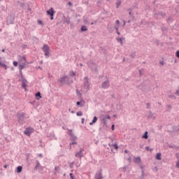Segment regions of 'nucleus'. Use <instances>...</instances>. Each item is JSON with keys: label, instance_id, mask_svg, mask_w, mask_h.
Masks as SVG:
<instances>
[{"label": "nucleus", "instance_id": "obj_40", "mask_svg": "<svg viewBox=\"0 0 179 179\" xmlns=\"http://www.w3.org/2000/svg\"><path fill=\"white\" fill-rule=\"evenodd\" d=\"M1 51L2 52H5V49H3Z\"/></svg>", "mask_w": 179, "mask_h": 179}, {"label": "nucleus", "instance_id": "obj_42", "mask_svg": "<svg viewBox=\"0 0 179 179\" xmlns=\"http://www.w3.org/2000/svg\"><path fill=\"white\" fill-rule=\"evenodd\" d=\"M85 79L86 80H87V77H85Z\"/></svg>", "mask_w": 179, "mask_h": 179}, {"label": "nucleus", "instance_id": "obj_35", "mask_svg": "<svg viewBox=\"0 0 179 179\" xmlns=\"http://www.w3.org/2000/svg\"><path fill=\"white\" fill-rule=\"evenodd\" d=\"M160 64H161V65H164V62H160Z\"/></svg>", "mask_w": 179, "mask_h": 179}, {"label": "nucleus", "instance_id": "obj_19", "mask_svg": "<svg viewBox=\"0 0 179 179\" xmlns=\"http://www.w3.org/2000/svg\"><path fill=\"white\" fill-rule=\"evenodd\" d=\"M81 31H87V27H86V26H82Z\"/></svg>", "mask_w": 179, "mask_h": 179}, {"label": "nucleus", "instance_id": "obj_38", "mask_svg": "<svg viewBox=\"0 0 179 179\" xmlns=\"http://www.w3.org/2000/svg\"><path fill=\"white\" fill-rule=\"evenodd\" d=\"M84 23H87V20H86L85 19H84Z\"/></svg>", "mask_w": 179, "mask_h": 179}, {"label": "nucleus", "instance_id": "obj_14", "mask_svg": "<svg viewBox=\"0 0 179 179\" xmlns=\"http://www.w3.org/2000/svg\"><path fill=\"white\" fill-rule=\"evenodd\" d=\"M122 40H125L124 38H117V41H118V43H120L121 45H122Z\"/></svg>", "mask_w": 179, "mask_h": 179}, {"label": "nucleus", "instance_id": "obj_44", "mask_svg": "<svg viewBox=\"0 0 179 179\" xmlns=\"http://www.w3.org/2000/svg\"><path fill=\"white\" fill-rule=\"evenodd\" d=\"M91 24H94V23H93V22H92V23H91Z\"/></svg>", "mask_w": 179, "mask_h": 179}, {"label": "nucleus", "instance_id": "obj_10", "mask_svg": "<svg viewBox=\"0 0 179 179\" xmlns=\"http://www.w3.org/2000/svg\"><path fill=\"white\" fill-rule=\"evenodd\" d=\"M23 59H24L25 64H27V61L26 60V57H20V59L19 60V64H22V62H24V61Z\"/></svg>", "mask_w": 179, "mask_h": 179}, {"label": "nucleus", "instance_id": "obj_25", "mask_svg": "<svg viewBox=\"0 0 179 179\" xmlns=\"http://www.w3.org/2000/svg\"><path fill=\"white\" fill-rule=\"evenodd\" d=\"M145 150H150V152H152V150H153V149H150L149 146L145 147Z\"/></svg>", "mask_w": 179, "mask_h": 179}, {"label": "nucleus", "instance_id": "obj_39", "mask_svg": "<svg viewBox=\"0 0 179 179\" xmlns=\"http://www.w3.org/2000/svg\"><path fill=\"white\" fill-rule=\"evenodd\" d=\"M116 31H117V34H118L120 36V31H118V29Z\"/></svg>", "mask_w": 179, "mask_h": 179}, {"label": "nucleus", "instance_id": "obj_30", "mask_svg": "<svg viewBox=\"0 0 179 179\" xmlns=\"http://www.w3.org/2000/svg\"><path fill=\"white\" fill-rule=\"evenodd\" d=\"M71 76H75V73H74L73 71H71Z\"/></svg>", "mask_w": 179, "mask_h": 179}, {"label": "nucleus", "instance_id": "obj_31", "mask_svg": "<svg viewBox=\"0 0 179 179\" xmlns=\"http://www.w3.org/2000/svg\"><path fill=\"white\" fill-rule=\"evenodd\" d=\"M81 122H82V124H85V118H83V119L81 120Z\"/></svg>", "mask_w": 179, "mask_h": 179}, {"label": "nucleus", "instance_id": "obj_21", "mask_svg": "<svg viewBox=\"0 0 179 179\" xmlns=\"http://www.w3.org/2000/svg\"><path fill=\"white\" fill-rule=\"evenodd\" d=\"M112 148H114L115 150H118V145L117 143L112 145Z\"/></svg>", "mask_w": 179, "mask_h": 179}, {"label": "nucleus", "instance_id": "obj_6", "mask_svg": "<svg viewBox=\"0 0 179 179\" xmlns=\"http://www.w3.org/2000/svg\"><path fill=\"white\" fill-rule=\"evenodd\" d=\"M17 118L19 121H22L24 118V113H17Z\"/></svg>", "mask_w": 179, "mask_h": 179}, {"label": "nucleus", "instance_id": "obj_11", "mask_svg": "<svg viewBox=\"0 0 179 179\" xmlns=\"http://www.w3.org/2000/svg\"><path fill=\"white\" fill-rule=\"evenodd\" d=\"M97 122V117H94L92 121L90 123V125H93V124H96Z\"/></svg>", "mask_w": 179, "mask_h": 179}, {"label": "nucleus", "instance_id": "obj_33", "mask_svg": "<svg viewBox=\"0 0 179 179\" xmlns=\"http://www.w3.org/2000/svg\"><path fill=\"white\" fill-rule=\"evenodd\" d=\"M76 105H77V106H80V102L78 101V102L76 103Z\"/></svg>", "mask_w": 179, "mask_h": 179}, {"label": "nucleus", "instance_id": "obj_16", "mask_svg": "<svg viewBox=\"0 0 179 179\" xmlns=\"http://www.w3.org/2000/svg\"><path fill=\"white\" fill-rule=\"evenodd\" d=\"M120 6H121V1L118 0L116 2V8H117V9H118V8H120Z\"/></svg>", "mask_w": 179, "mask_h": 179}, {"label": "nucleus", "instance_id": "obj_34", "mask_svg": "<svg viewBox=\"0 0 179 179\" xmlns=\"http://www.w3.org/2000/svg\"><path fill=\"white\" fill-rule=\"evenodd\" d=\"M69 6H72V3L71 1L69 2Z\"/></svg>", "mask_w": 179, "mask_h": 179}, {"label": "nucleus", "instance_id": "obj_24", "mask_svg": "<svg viewBox=\"0 0 179 179\" xmlns=\"http://www.w3.org/2000/svg\"><path fill=\"white\" fill-rule=\"evenodd\" d=\"M176 57H177V58H179V50H177L176 52Z\"/></svg>", "mask_w": 179, "mask_h": 179}, {"label": "nucleus", "instance_id": "obj_22", "mask_svg": "<svg viewBox=\"0 0 179 179\" xmlns=\"http://www.w3.org/2000/svg\"><path fill=\"white\" fill-rule=\"evenodd\" d=\"M76 114H77V115H78V117H82V115H83V113H82L81 111L77 112Z\"/></svg>", "mask_w": 179, "mask_h": 179}, {"label": "nucleus", "instance_id": "obj_4", "mask_svg": "<svg viewBox=\"0 0 179 179\" xmlns=\"http://www.w3.org/2000/svg\"><path fill=\"white\" fill-rule=\"evenodd\" d=\"M54 13H55V12L54 11V8H52L47 11V15H49L50 16V20H54Z\"/></svg>", "mask_w": 179, "mask_h": 179}, {"label": "nucleus", "instance_id": "obj_37", "mask_svg": "<svg viewBox=\"0 0 179 179\" xmlns=\"http://www.w3.org/2000/svg\"><path fill=\"white\" fill-rule=\"evenodd\" d=\"M3 167H4L5 169H8V165H4Z\"/></svg>", "mask_w": 179, "mask_h": 179}, {"label": "nucleus", "instance_id": "obj_28", "mask_svg": "<svg viewBox=\"0 0 179 179\" xmlns=\"http://www.w3.org/2000/svg\"><path fill=\"white\" fill-rule=\"evenodd\" d=\"M14 66H17V62H13Z\"/></svg>", "mask_w": 179, "mask_h": 179}, {"label": "nucleus", "instance_id": "obj_13", "mask_svg": "<svg viewBox=\"0 0 179 179\" xmlns=\"http://www.w3.org/2000/svg\"><path fill=\"white\" fill-rule=\"evenodd\" d=\"M156 159H157V160H161L162 159V154L157 153L156 155Z\"/></svg>", "mask_w": 179, "mask_h": 179}, {"label": "nucleus", "instance_id": "obj_41", "mask_svg": "<svg viewBox=\"0 0 179 179\" xmlns=\"http://www.w3.org/2000/svg\"><path fill=\"white\" fill-rule=\"evenodd\" d=\"M124 152H125V153H128V150H125Z\"/></svg>", "mask_w": 179, "mask_h": 179}, {"label": "nucleus", "instance_id": "obj_27", "mask_svg": "<svg viewBox=\"0 0 179 179\" xmlns=\"http://www.w3.org/2000/svg\"><path fill=\"white\" fill-rule=\"evenodd\" d=\"M176 167L177 169H179V160H178L176 162Z\"/></svg>", "mask_w": 179, "mask_h": 179}, {"label": "nucleus", "instance_id": "obj_8", "mask_svg": "<svg viewBox=\"0 0 179 179\" xmlns=\"http://www.w3.org/2000/svg\"><path fill=\"white\" fill-rule=\"evenodd\" d=\"M22 87L26 90V87H27V80H22Z\"/></svg>", "mask_w": 179, "mask_h": 179}, {"label": "nucleus", "instance_id": "obj_18", "mask_svg": "<svg viewBox=\"0 0 179 179\" xmlns=\"http://www.w3.org/2000/svg\"><path fill=\"white\" fill-rule=\"evenodd\" d=\"M66 76H64L62 78H60L59 82H61L62 83H64V82H65V80H66Z\"/></svg>", "mask_w": 179, "mask_h": 179}, {"label": "nucleus", "instance_id": "obj_43", "mask_svg": "<svg viewBox=\"0 0 179 179\" xmlns=\"http://www.w3.org/2000/svg\"><path fill=\"white\" fill-rule=\"evenodd\" d=\"M97 179H101V178H96Z\"/></svg>", "mask_w": 179, "mask_h": 179}, {"label": "nucleus", "instance_id": "obj_3", "mask_svg": "<svg viewBox=\"0 0 179 179\" xmlns=\"http://www.w3.org/2000/svg\"><path fill=\"white\" fill-rule=\"evenodd\" d=\"M100 118L101 121H102L105 125L107 124V120H111V117L108 115L106 116L101 115Z\"/></svg>", "mask_w": 179, "mask_h": 179}, {"label": "nucleus", "instance_id": "obj_23", "mask_svg": "<svg viewBox=\"0 0 179 179\" xmlns=\"http://www.w3.org/2000/svg\"><path fill=\"white\" fill-rule=\"evenodd\" d=\"M72 145H78V143L76 142L70 143V149H72Z\"/></svg>", "mask_w": 179, "mask_h": 179}, {"label": "nucleus", "instance_id": "obj_15", "mask_svg": "<svg viewBox=\"0 0 179 179\" xmlns=\"http://www.w3.org/2000/svg\"><path fill=\"white\" fill-rule=\"evenodd\" d=\"M134 163H139L141 162V157H136L134 159Z\"/></svg>", "mask_w": 179, "mask_h": 179}, {"label": "nucleus", "instance_id": "obj_29", "mask_svg": "<svg viewBox=\"0 0 179 179\" xmlns=\"http://www.w3.org/2000/svg\"><path fill=\"white\" fill-rule=\"evenodd\" d=\"M76 157H80V153H76Z\"/></svg>", "mask_w": 179, "mask_h": 179}, {"label": "nucleus", "instance_id": "obj_5", "mask_svg": "<svg viewBox=\"0 0 179 179\" xmlns=\"http://www.w3.org/2000/svg\"><path fill=\"white\" fill-rule=\"evenodd\" d=\"M23 61H24L23 62H21L19 64V69H20V72H22V70L24 69V68L27 65L24 59H23Z\"/></svg>", "mask_w": 179, "mask_h": 179}, {"label": "nucleus", "instance_id": "obj_17", "mask_svg": "<svg viewBox=\"0 0 179 179\" xmlns=\"http://www.w3.org/2000/svg\"><path fill=\"white\" fill-rule=\"evenodd\" d=\"M22 170H23V167L22 166L17 167V173H22Z\"/></svg>", "mask_w": 179, "mask_h": 179}, {"label": "nucleus", "instance_id": "obj_7", "mask_svg": "<svg viewBox=\"0 0 179 179\" xmlns=\"http://www.w3.org/2000/svg\"><path fill=\"white\" fill-rule=\"evenodd\" d=\"M110 86V82L106 81L102 84L103 89H107Z\"/></svg>", "mask_w": 179, "mask_h": 179}, {"label": "nucleus", "instance_id": "obj_32", "mask_svg": "<svg viewBox=\"0 0 179 179\" xmlns=\"http://www.w3.org/2000/svg\"><path fill=\"white\" fill-rule=\"evenodd\" d=\"M38 23L39 24H43V22H42L41 20L38 21Z\"/></svg>", "mask_w": 179, "mask_h": 179}, {"label": "nucleus", "instance_id": "obj_26", "mask_svg": "<svg viewBox=\"0 0 179 179\" xmlns=\"http://www.w3.org/2000/svg\"><path fill=\"white\" fill-rule=\"evenodd\" d=\"M59 166H56V167H55V171H59Z\"/></svg>", "mask_w": 179, "mask_h": 179}, {"label": "nucleus", "instance_id": "obj_9", "mask_svg": "<svg viewBox=\"0 0 179 179\" xmlns=\"http://www.w3.org/2000/svg\"><path fill=\"white\" fill-rule=\"evenodd\" d=\"M115 29L116 30V31H118V29L120 27V20H116V24L115 25Z\"/></svg>", "mask_w": 179, "mask_h": 179}, {"label": "nucleus", "instance_id": "obj_1", "mask_svg": "<svg viewBox=\"0 0 179 179\" xmlns=\"http://www.w3.org/2000/svg\"><path fill=\"white\" fill-rule=\"evenodd\" d=\"M42 50L45 52V55L48 58V56L50 55V47H48V45H43Z\"/></svg>", "mask_w": 179, "mask_h": 179}, {"label": "nucleus", "instance_id": "obj_36", "mask_svg": "<svg viewBox=\"0 0 179 179\" xmlns=\"http://www.w3.org/2000/svg\"><path fill=\"white\" fill-rule=\"evenodd\" d=\"M112 131H114V124L112 125Z\"/></svg>", "mask_w": 179, "mask_h": 179}, {"label": "nucleus", "instance_id": "obj_45", "mask_svg": "<svg viewBox=\"0 0 179 179\" xmlns=\"http://www.w3.org/2000/svg\"><path fill=\"white\" fill-rule=\"evenodd\" d=\"M72 114H73V111H71Z\"/></svg>", "mask_w": 179, "mask_h": 179}, {"label": "nucleus", "instance_id": "obj_12", "mask_svg": "<svg viewBox=\"0 0 179 179\" xmlns=\"http://www.w3.org/2000/svg\"><path fill=\"white\" fill-rule=\"evenodd\" d=\"M36 100H40V99H41V93L38 92L36 94Z\"/></svg>", "mask_w": 179, "mask_h": 179}, {"label": "nucleus", "instance_id": "obj_46", "mask_svg": "<svg viewBox=\"0 0 179 179\" xmlns=\"http://www.w3.org/2000/svg\"><path fill=\"white\" fill-rule=\"evenodd\" d=\"M0 1H2V0H0Z\"/></svg>", "mask_w": 179, "mask_h": 179}, {"label": "nucleus", "instance_id": "obj_2", "mask_svg": "<svg viewBox=\"0 0 179 179\" xmlns=\"http://www.w3.org/2000/svg\"><path fill=\"white\" fill-rule=\"evenodd\" d=\"M33 132H34V129H33L31 127H29L24 130V134L25 135H27V136H30V135H31V134H33Z\"/></svg>", "mask_w": 179, "mask_h": 179}, {"label": "nucleus", "instance_id": "obj_20", "mask_svg": "<svg viewBox=\"0 0 179 179\" xmlns=\"http://www.w3.org/2000/svg\"><path fill=\"white\" fill-rule=\"evenodd\" d=\"M142 138L143 139H148V131L145 132V134L142 136Z\"/></svg>", "mask_w": 179, "mask_h": 179}]
</instances>
